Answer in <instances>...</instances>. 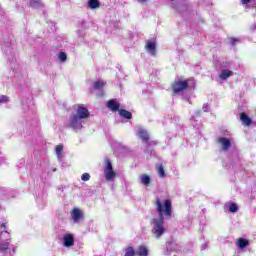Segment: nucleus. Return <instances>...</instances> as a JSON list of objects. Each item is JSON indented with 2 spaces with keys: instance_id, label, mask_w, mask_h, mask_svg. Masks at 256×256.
Wrapping results in <instances>:
<instances>
[{
  "instance_id": "1",
  "label": "nucleus",
  "mask_w": 256,
  "mask_h": 256,
  "mask_svg": "<svg viewBox=\"0 0 256 256\" xmlns=\"http://www.w3.org/2000/svg\"><path fill=\"white\" fill-rule=\"evenodd\" d=\"M89 118V110L83 105H79L76 109V113L72 114L69 118L68 127L73 131L79 132L83 129V121Z\"/></svg>"
},
{
  "instance_id": "2",
  "label": "nucleus",
  "mask_w": 256,
  "mask_h": 256,
  "mask_svg": "<svg viewBox=\"0 0 256 256\" xmlns=\"http://www.w3.org/2000/svg\"><path fill=\"white\" fill-rule=\"evenodd\" d=\"M155 203L158 217H162L164 219H171V215H173V206L171 204V200L166 199L164 201H161V199L156 198Z\"/></svg>"
},
{
  "instance_id": "3",
  "label": "nucleus",
  "mask_w": 256,
  "mask_h": 256,
  "mask_svg": "<svg viewBox=\"0 0 256 256\" xmlns=\"http://www.w3.org/2000/svg\"><path fill=\"white\" fill-rule=\"evenodd\" d=\"M152 226V235L155 239H161L165 233H167V225L165 224V218L163 217H156L152 219L151 222Z\"/></svg>"
},
{
  "instance_id": "4",
  "label": "nucleus",
  "mask_w": 256,
  "mask_h": 256,
  "mask_svg": "<svg viewBox=\"0 0 256 256\" xmlns=\"http://www.w3.org/2000/svg\"><path fill=\"white\" fill-rule=\"evenodd\" d=\"M7 226L2 223L0 226V251H7L9 249V239L11 235L6 230Z\"/></svg>"
},
{
  "instance_id": "5",
  "label": "nucleus",
  "mask_w": 256,
  "mask_h": 256,
  "mask_svg": "<svg viewBox=\"0 0 256 256\" xmlns=\"http://www.w3.org/2000/svg\"><path fill=\"white\" fill-rule=\"evenodd\" d=\"M105 163H106V166L104 168L105 179L106 181H113L115 177H117V174L115 173V171H113V164L109 159H106Z\"/></svg>"
},
{
  "instance_id": "6",
  "label": "nucleus",
  "mask_w": 256,
  "mask_h": 256,
  "mask_svg": "<svg viewBox=\"0 0 256 256\" xmlns=\"http://www.w3.org/2000/svg\"><path fill=\"white\" fill-rule=\"evenodd\" d=\"M187 87H189V83H187V80H184L175 82L172 86V89L174 93H181V91H185Z\"/></svg>"
},
{
  "instance_id": "7",
  "label": "nucleus",
  "mask_w": 256,
  "mask_h": 256,
  "mask_svg": "<svg viewBox=\"0 0 256 256\" xmlns=\"http://www.w3.org/2000/svg\"><path fill=\"white\" fill-rule=\"evenodd\" d=\"M62 243L64 247H73V245H75V237L73 236V234H65L63 236Z\"/></svg>"
},
{
  "instance_id": "8",
  "label": "nucleus",
  "mask_w": 256,
  "mask_h": 256,
  "mask_svg": "<svg viewBox=\"0 0 256 256\" xmlns=\"http://www.w3.org/2000/svg\"><path fill=\"white\" fill-rule=\"evenodd\" d=\"M71 217H72L74 223H79V221H81V219H83V211L79 208H74L71 211Z\"/></svg>"
},
{
  "instance_id": "9",
  "label": "nucleus",
  "mask_w": 256,
  "mask_h": 256,
  "mask_svg": "<svg viewBox=\"0 0 256 256\" xmlns=\"http://www.w3.org/2000/svg\"><path fill=\"white\" fill-rule=\"evenodd\" d=\"M217 143L221 144L222 151L229 150V147H231V140L229 138L221 137L217 139Z\"/></svg>"
},
{
  "instance_id": "10",
  "label": "nucleus",
  "mask_w": 256,
  "mask_h": 256,
  "mask_svg": "<svg viewBox=\"0 0 256 256\" xmlns=\"http://www.w3.org/2000/svg\"><path fill=\"white\" fill-rule=\"evenodd\" d=\"M137 135H138V137L141 138L143 143H147V141H149V132H147V130H145L143 128H138Z\"/></svg>"
},
{
  "instance_id": "11",
  "label": "nucleus",
  "mask_w": 256,
  "mask_h": 256,
  "mask_svg": "<svg viewBox=\"0 0 256 256\" xmlns=\"http://www.w3.org/2000/svg\"><path fill=\"white\" fill-rule=\"evenodd\" d=\"M107 85L105 81L97 80L92 82L93 89H96V91H103V88Z\"/></svg>"
},
{
  "instance_id": "12",
  "label": "nucleus",
  "mask_w": 256,
  "mask_h": 256,
  "mask_svg": "<svg viewBox=\"0 0 256 256\" xmlns=\"http://www.w3.org/2000/svg\"><path fill=\"white\" fill-rule=\"evenodd\" d=\"M145 48H146V51L150 53V55H155L157 44H155V42H147Z\"/></svg>"
},
{
  "instance_id": "13",
  "label": "nucleus",
  "mask_w": 256,
  "mask_h": 256,
  "mask_svg": "<svg viewBox=\"0 0 256 256\" xmlns=\"http://www.w3.org/2000/svg\"><path fill=\"white\" fill-rule=\"evenodd\" d=\"M219 77L222 79V81H226V79H229V77H233V71L224 69L221 71Z\"/></svg>"
},
{
  "instance_id": "14",
  "label": "nucleus",
  "mask_w": 256,
  "mask_h": 256,
  "mask_svg": "<svg viewBox=\"0 0 256 256\" xmlns=\"http://www.w3.org/2000/svg\"><path fill=\"white\" fill-rule=\"evenodd\" d=\"M139 179L140 183H142V185H145V187L149 186L151 183V177L147 174L140 175Z\"/></svg>"
},
{
  "instance_id": "15",
  "label": "nucleus",
  "mask_w": 256,
  "mask_h": 256,
  "mask_svg": "<svg viewBox=\"0 0 256 256\" xmlns=\"http://www.w3.org/2000/svg\"><path fill=\"white\" fill-rule=\"evenodd\" d=\"M236 245L240 249H245V247H249V240L245 238H239L238 241L236 242Z\"/></svg>"
},
{
  "instance_id": "16",
  "label": "nucleus",
  "mask_w": 256,
  "mask_h": 256,
  "mask_svg": "<svg viewBox=\"0 0 256 256\" xmlns=\"http://www.w3.org/2000/svg\"><path fill=\"white\" fill-rule=\"evenodd\" d=\"M137 256H148L149 255V249H147L146 246H140L136 251H135Z\"/></svg>"
},
{
  "instance_id": "17",
  "label": "nucleus",
  "mask_w": 256,
  "mask_h": 256,
  "mask_svg": "<svg viewBox=\"0 0 256 256\" xmlns=\"http://www.w3.org/2000/svg\"><path fill=\"white\" fill-rule=\"evenodd\" d=\"M240 121H242L243 125H245L246 127H248V125L252 123L251 118H249V116H247V114L245 113L240 114Z\"/></svg>"
},
{
  "instance_id": "18",
  "label": "nucleus",
  "mask_w": 256,
  "mask_h": 256,
  "mask_svg": "<svg viewBox=\"0 0 256 256\" xmlns=\"http://www.w3.org/2000/svg\"><path fill=\"white\" fill-rule=\"evenodd\" d=\"M107 107L111 111H119V103H117L115 100L108 101Z\"/></svg>"
},
{
  "instance_id": "19",
  "label": "nucleus",
  "mask_w": 256,
  "mask_h": 256,
  "mask_svg": "<svg viewBox=\"0 0 256 256\" xmlns=\"http://www.w3.org/2000/svg\"><path fill=\"white\" fill-rule=\"evenodd\" d=\"M29 5L33 7V9H41V7H43L41 0H30Z\"/></svg>"
},
{
  "instance_id": "20",
  "label": "nucleus",
  "mask_w": 256,
  "mask_h": 256,
  "mask_svg": "<svg viewBox=\"0 0 256 256\" xmlns=\"http://www.w3.org/2000/svg\"><path fill=\"white\" fill-rule=\"evenodd\" d=\"M119 115H120V117H123L124 119H132L133 118V114H131V112H129L125 109H120Z\"/></svg>"
},
{
  "instance_id": "21",
  "label": "nucleus",
  "mask_w": 256,
  "mask_h": 256,
  "mask_svg": "<svg viewBox=\"0 0 256 256\" xmlns=\"http://www.w3.org/2000/svg\"><path fill=\"white\" fill-rule=\"evenodd\" d=\"M100 5L99 0H89L88 2V7L90 9H99Z\"/></svg>"
},
{
  "instance_id": "22",
  "label": "nucleus",
  "mask_w": 256,
  "mask_h": 256,
  "mask_svg": "<svg viewBox=\"0 0 256 256\" xmlns=\"http://www.w3.org/2000/svg\"><path fill=\"white\" fill-rule=\"evenodd\" d=\"M157 172L159 177H161L162 179L165 178V168L163 167L162 164H160L157 168Z\"/></svg>"
},
{
  "instance_id": "23",
  "label": "nucleus",
  "mask_w": 256,
  "mask_h": 256,
  "mask_svg": "<svg viewBox=\"0 0 256 256\" xmlns=\"http://www.w3.org/2000/svg\"><path fill=\"white\" fill-rule=\"evenodd\" d=\"M135 255H136L135 249H133V247H128L126 249L124 256H135Z\"/></svg>"
},
{
  "instance_id": "24",
  "label": "nucleus",
  "mask_w": 256,
  "mask_h": 256,
  "mask_svg": "<svg viewBox=\"0 0 256 256\" xmlns=\"http://www.w3.org/2000/svg\"><path fill=\"white\" fill-rule=\"evenodd\" d=\"M58 59L59 61H61V63H65V61H67V53L60 52L58 55Z\"/></svg>"
},
{
  "instance_id": "25",
  "label": "nucleus",
  "mask_w": 256,
  "mask_h": 256,
  "mask_svg": "<svg viewBox=\"0 0 256 256\" xmlns=\"http://www.w3.org/2000/svg\"><path fill=\"white\" fill-rule=\"evenodd\" d=\"M237 211H239V207H237V204L232 203L229 206V212L230 213H237Z\"/></svg>"
},
{
  "instance_id": "26",
  "label": "nucleus",
  "mask_w": 256,
  "mask_h": 256,
  "mask_svg": "<svg viewBox=\"0 0 256 256\" xmlns=\"http://www.w3.org/2000/svg\"><path fill=\"white\" fill-rule=\"evenodd\" d=\"M61 153H63V145L56 146V155L57 157H61Z\"/></svg>"
},
{
  "instance_id": "27",
  "label": "nucleus",
  "mask_w": 256,
  "mask_h": 256,
  "mask_svg": "<svg viewBox=\"0 0 256 256\" xmlns=\"http://www.w3.org/2000/svg\"><path fill=\"white\" fill-rule=\"evenodd\" d=\"M82 181H89L91 179V175L89 173H84L81 176Z\"/></svg>"
},
{
  "instance_id": "28",
  "label": "nucleus",
  "mask_w": 256,
  "mask_h": 256,
  "mask_svg": "<svg viewBox=\"0 0 256 256\" xmlns=\"http://www.w3.org/2000/svg\"><path fill=\"white\" fill-rule=\"evenodd\" d=\"M0 103H9V98L6 95H1Z\"/></svg>"
},
{
  "instance_id": "29",
  "label": "nucleus",
  "mask_w": 256,
  "mask_h": 256,
  "mask_svg": "<svg viewBox=\"0 0 256 256\" xmlns=\"http://www.w3.org/2000/svg\"><path fill=\"white\" fill-rule=\"evenodd\" d=\"M165 255H171V244H167Z\"/></svg>"
},
{
  "instance_id": "30",
  "label": "nucleus",
  "mask_w": 256,
  "mask_h": 256,
  "mask_svg": "<svg viewBox=\"0 0 256 256\" xmlns=\"http://www.w3.org/2000/svg\"><path fill=\"white\" fill-rule=\"evenodd\" d=\"M235 43H239V39H237V38H230V45L234 46Z\"/></svg>"
},
{
  "instance_id": "31",
  "label": "nucleus",
  "mask_w": 256,
  "mask_h": 256,
  "mask_svg": "<svg viewBox=\"0 0 256 256\" xmlns=\"http://www.w3.org/2000/svg\"><path fill=\"white\" fill-rule=\"evenodd\" d=\"M202 109H203V111H204L205 113L209 112V105L204 104L203 107H202Z\"/></svg>"
},
{
  "instance_id": "32",
  "label": "nucleus",
  "mask_w": 256,
  "mask_h": 256,
  "mask_svg": "<svg viewBox=\"0 0 256 256\" xmlns=\"http://www.w3.org/2000/svg\"><path fill=\"white\" fill-rule=\"evenodd\" d=\"M242 5H249L251 3V0H241Z\"/></svg>"
},
{
  "instance_id": "33",
  "label": "nucleus",
  "mask_w": 256,
  "mask_h": 256,
  "mask_svg": "<svg viewBox=\"0 0 256 256\" xmlns=\"http://www.w3.org/2000/svg\"><path fill=\"white\" fill-rule=\"evenodd\" d=\"M150 145H157V142L156 141H151Z\"/></svg>"
},
{
  "instance_id": "34",
  "label": "nucleus",
  "mask_w": 256,
  "mask_h": 256,
  "mask_svg": "<svg viewBox=\"0 0 256 256\" xmlns=\"http://www.w3.org/2000/svg\"><path fill=\"white\" fill-rule=\"evenodd\" d=\"M196 115L199 117V115H201V110L196 111Z\"/></svg>"
},
{
  "instance_id": "35",
  "label": "nucleus",
  "mask_w": 256,
  "mask_h": 256,
  "mask_svg": "<svg viewBox=\"0 0 256 256\" xmlns=\"http://www.w3.org/2000/svg\"><path fill=\"white\" fill-rule=\"evenodd\" d=\"M252 29H256V22H255L254 25L252 26Z\"/></svg>"
},
{
  "instance_id": "36",
  "label": "nucleus",
  "mask_w": 256,
  "mask_h": 256,
  "mask_svg": "<svg viewBox=\"0 0 256 256\" xmlns=\"http://www.w3.org/2000/svg\"><path fill=\"white\" fill-rule=\"evenodd\" d=\"M146 153H151V150H149V149H146Z\"/></svg>"
},
{
  "instance_id": "37",
  "label": "nucleus",
  "mask_w": 256,
  "mask_h": 256,
  "mask_svg": "<svg viewBox=\"0 0 256 256\" xmlns=\"http://www.w3.org/2000/svg\"><path fill=\"white\" fill-rule=\"evenodd\" d=\"M140 1L145 2V1H147V0H140Z\"/></svg>"
},
{
  "instance_id": "38",
  "label": "nucleus",
  "mask_w": 256,
  "mask_h": 256,
  "mask_svg": "<svg viewBox=\"0 0 256 256\" xmlns=\"http://www.w3.org/2000/svg\"><path fill=\"white\" fill-rule=\"evenodd\" d=\"M222 67H227V65H222Z\"/></svg>"
}]
</instances>
